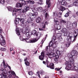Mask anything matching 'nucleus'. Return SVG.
Wrapping results in <instances>:
<instances>
[{
    "label": "nucleus",
    "mask_w": 78,
    "mask_h": 78,
    "mask_svg": "<svg viewBox=\"0 0 78 78\" xmlns=\"http://www.w3.org/2000/svg\"><path fill=\"white\" fill-rule=\"evenodd\" d=\"M74 33L76 35L74 37H72L70 36L67 37V39L69 40V42H74L76 40V37H77L78 34V29H76L74 30Z\"/></svg>",
    "instance_id": "1"
},
{
    "label": "nucleus",
    "mask_w": 78,
    "mask_h": 78,
    "mask_svg": "<svg viewBox=\"0 0 78 78\" xmlns=\"http://www.w3.org/2000/svg\"><path fill=\"white\" fill-rule=\"evenodd\" d=\"M2 29L0 28V44L1 45H5L6 43L4 40V37L2 36Z\"/></svg>",
    "instance_id": "2"
},
{
    "label": "nucleus",
    "mask_w": 78,
    "mask_h": 78,
    "mask_svg": "<svg viewBox=\"0 0 78 78\" xmlns=\"http://www.w3.org/2000/svg\"><path fill=\"white\" fill-rule=\"evenodd\" d=\"M30 30L29 27H26L25 29V30L24 31V33H26V36L28 38L31 37V35L32 34V33L30 32H28Z\"/></svg>",
    "instance_id": "3"
},
{
    "label": "nucleus",
    "mask_w": 78,
    "mask_h": 78,
    "mask_svg": "<svg viewBox=\"0 0 78 78\" xmlns=\"http://www.w3.org/2000/svg\"><path fill=\"white\" fill-rule=\"evenodd\" d=\"M66 64L67 66L65 68V69L67 70H70V69L72 68L73 66H75L74 63L72 64V63H71L70 62H66Z\"/></svg>",
    "instance_id": "4"
},
{
    "label": "nucleus",
    "mask_w": 78,
    "mask_h": 78,
    "mask_svg": "<svg viewBox=\"0 0 78 78\" xmlns=\"http://www.w3.org/2000/svg\"><path fill=\"white\" fill-rule=\"evenodd\" d=\"M8 9L9 11H13V16H15V17H16V12H14V11H15L16 9V8H13L12 7L9 6L8 7Z\"/></svg>",
    "instance_id": "5"
},
{
    "label": "nucleus",
    "mask_w": 78,
    "mask_h": 78,
    "mask_svg": "<svg viewBox=\"0 0 78 78\" xmlns=\"http://www.w3.org/2000/svg\"><path fill=\"white\" fill-rule=\"evenodd\" d=\"M7 72V70H5L4 72L1 73V75L0 74V78H7L8 76L6 75Z\"/></svg>",
    "instance_id": "6"
},
{
    "label": "nucleus",
    "mask_w": 78,
    "mask_h": 78,
    "mask_svg": "<svg viewBox=\"0 0 78 78\" xmlns=\"http://www.w3.org/2000/svg\"><path fill=\"white\" fill-rule=\"evenodd\" d=\"M69 58V61L68 62H70L71 64H73L74 63V60L75 59V56H70L68 55Z\"/></svg>",
    "instance_id": "7"
},
{
    "label": "nucleus",
    "mask_w": 78,
    "mask_h": 78,
    "mask_svg": "<svg viewBox=\"0 0 78 78\" xmlns=\"http://www.w3.org/2000/svg\"><path fill=\"white\" fill-rule=\"evenodd\" d=\"M7 74L8 75V76L9 78H11L12 76V75H14V76H16V74L14 72L12 71V72H11L10 71L7 72Z\"/></svg>",
    "instance_id": "8"
},
{
    "label": "nucleus",
    "mask_w": 78,
    "mask_h": 78,
    "mask_svg": "<svg viewBox=\"0 0 78 78\" xmlns=\"http://www.w3.org/2000/svg\"><path fill=\"white\" fill-rule=\"evenodd\" d=\"M35 32H36V31L34 30L32 33V34H34L35 36H36L37 37V38H38V39H39L40 38V37H41L42 34L41 33H38L37 34H36L35 33Z\"/></svg>",
    "instance_id": "9"
},
{
    "label": "nucleus",
    "mask_w": 78,
    "mask_h": 78,
    "mask_svg": "<svg viewBox=\"0 0 78 78\" xmlns=\"http://www.w3.org/2000/svg\"><path fill=\"white\" fill-rule=\"evenodd\" d=\"M53 15L54 16V17H61L62 15V13L61 12H59L58 14L57 12H55V13L53 12Z\"/></svg>",
    "instance_id": "10"
},
{
    "label": "nucleus",
    "mask_w": 78,
    "mask_h": 78,
    "mask_svg": "<svg viewBox=\"0 0 78 78\" xmlns=\"http://www.w3.org/2000/svg\"><path fill=\"white\" fill-rule=\"evenodd\" d=\"M3 62L2 63V64H3V66L4 68H6V67H7V66H8V67L9 68V69L10 70H11V67L8 66V64H5V60H3Z\"/></svg>",
    "instance_id": "11"
},
{
    "label": "nucleus",
    "mask_w": 78,
    "mask_h": 78,
    "mask_svg": "<svg viewBox=\"0 0 78 78\" xmlns=\"http://www.w3.org/2000/svg\"><path fill=\"white\" fill-rule=\"evenodd\" d=\"M77 55V51H73L71 53V54H69L68 55L72 56H75V55Z\"/></svg>",
    "instance_id": "12"
},
{
    "label": "nucleus",
    "mask_w": 78,
    "mask_h": 78,
    "mask_svg": "<svg viewBox=\"0 0 78 78\" xmlns=\"http://www.w3.org/2000/svg\"><path fill=\"white\" fill-rule=\"evenodd\" d=\"M46 66L47 67L50 68V69H55L54 64L52 63H51L49 65H48V64H47Z\"/></svg>",
    "instance_id": "13"
},
{
    "label": "nucleus",
    "mask_w": 78,
    "mask_h": 78,
    "mask_svg": "<svg viewBox=\"0 0 78 78\" xmlns=\"http://www.w3.org/2000/svg\"><path fill=\"white\" fill-rule=\"evenodd\" d=\"M44 52H42L41 53V55L39 56V59L40 60L43 61L44 60Z\"/></svg>",
    "instance_id": "14"
},
{
    "label": "nucleus",
    "mask_w": 78,
    "mask_h": 78,
    "mask_svg": "<svg viewBox=\"0 0 78 78\" xmlns=\"http://www.w3.org/2000/svg\"><path fill=\"white\" fill-rule=\"evenodd\" d=\"M30 9V7H29L28 6H25L24 7V10H23V11H22V12H23V13H25V12H27V11H28Z\"/></svg>",
    "instance_id": "15"
},
{
    "label": "nucleus",
    "mask_w": 78,
    "mask_h": 78,
    "mask_svg": "<svg viewBox=\"0 0 78 78\" xmlns=\"http://www.w3.org/2000/svg\"><path fill=\"white\" fill-rule=\"evenodd\" d=\"M22 32V30L20 29V30H19V29H17L16 30V33L18 35V36L20 35V33Z\"/></svg>",
    "instance_id": "16"
},
{
    "label": "nucleus",
    "mask_w": 78,
    "mask_h": 78,
    "mask_svg": "<svg viewBox=\"0 0 78 78\" xmlns=\"http://www.w3.org/2000/svg\"><path fill=\"white\" fill-rule=\"evenodd\" d=\"M55 54L51 52L49 54L48 57L50 59H51V58H53L55 57Z\"/></svg>",
    "instance_id": "17"
},
{
    "label": "nucleus",
    "mask_w": 78,
    "mask_h": 78,
    "mask_svg": "<svg viewBox=\"0 0 78 78\" xmlns=\"http://www.w3.org/2000/svg\"><path fill=\"white\" fill-rule=\"evenodd\" d=\"M55 30H58L61 29V26L60 25L55 24L54 26Z\"/></svg>",
    "instance_id": "18"
},
{
    "label": "nucleus",
    "mask_w": 78,
    "mask_h": 78,
    "mask_svg": "<svg viewBox=\"0 0 78 78\" xmlns=\"http://www.w3.org/2000/svg\"><path fill=\"white\" fill-rule=\"evenodd\" d=\"M37 2L38 5L43 4V0H37Z\"/></svg>",
    "instance_id": "19"
},
{
    "label": "nucleus",
    "mask_w": 78,
    "mask_h": 78,
    "mask_svg": "<svg viewBox=\"0 0 78 78\" xmlns=\"http://www.w3.org/2000/svg\"><path fill=\"white\" fill-rule=\"evenodd\" d=\"M47 24V22L44 21L42 23V27L43 28H45V25Z\"/></svg>",
    "instance_id": "20"
},
{
    "label": "nucleus",
    "mask_w": 78,
    "mask_h": 78,
    "mask_svg": "<svg viewBox=\"0 0 78 78\" xmlns=\"http://www.w3.org/2000/svg\"><path fill=\"white\" fill-rule=\"evenodd\" d=\"M67 25L68 27L70 28V27H72V24L70 22H68L67 23Z\"/></svg>",
    "instance_id": "21"
},
{
    "label": "nucleus",
    "mask_w": 78,
    "mask_h": 78,
    "mask_svg": "<svg viewBox=\"0 0 78 78\" xmlns=\"http://www.w3.org/2000/svg\"><path fill=\"white\" fill-rule=\"evenodd\" d=\"M69 35V32H66L65 33H64V36H67V40L69 42H70L69 41V40L68 39H67V37H69L68 36Z\"/></svg>",
    "instance_id": "22"
},
{
    "label": "nucleus",
    "mask_w": 78,
    "mask_h": 78,
    "mask_svg": "<svg viewBox=\"0 0 78 78\" xmlns=\"http://www.w3.org/2000/svg\"><path fill=\"white\" fill-rule=\"evenodd\" d=\"M16 6L17 8H22V5L21 4L19 3H17L16 4Z\"/></svg>",
    "instance_id": "23"
},
{
    "label": "nucleus",
    "mask_w": 78,
    "mask_h": 78,
    "mask_svg": "<svg viewBox=\"0 0 78 78\" xmlns=\"http://www.w3.org/2000/svg\"><path fill=\"white\" fill-rule=\"evenodd\" d=\"M36 22L37 23H40L41 22V18L40 17H38L36 19Z\"/></svg>",
    "instance_id": "24"
},
{
    "label": "nucleus",
    "mask_w": 78,
    "mask_h": 78,
    "mask_svg": "<svg viewBox=\"0 0 78 78\" xmlns=\"http://www.w3.org/2000/svg\"><path fill=\"white\" fill-rule=\"evenodd\" d=\"M27 22L28 23H31L33 22V19H31V18L30 17L28 19Z\"/></svg>",
    "instance_id": "25"
},
{
    "label": "nucleus",
    "mask_w": 78,
    "mask_h": 78,
    "mask_svg": "<svg viewBox=\"0 0 78 78\" xmlns=\"http://www.w3.org/2000/svg\"><path fill=\"white\" fill-rule=\"evenodd\" d=\"M38 41V39H34L30 40V43H34V42H36Z\"/></svg>",
    "instance_id": "26"
},
{
    "label": "nucleus",
    "mask_w": 78,
    "mask_h": 78,
    "mask_svg": "<svg viewBox=\"0 0 78 78\" xmlns=\"http://www.w3.org/2000/svg\"><path fill=\"white\" fill-rule=\"evenodd\" d=\"M19 20L20 21L21 23H22L23 26L24 25V19L23 18H20L19 19Z\"/></svg>",
    "instance_id": "27"
},
{
    "label": "nucleus",
    "mask_w": 78,
    "mask_h": 78,
    "mask_svg": "<svg viewBox=\"0 0 78 78\" xmlns=\"http://www.w3.org/2000/svg\"><path fill=\"white\" fill-rule=\"evenodd\" d=\"M19 18H16V20L14 21V22L16 24H19Z\"/></svg>",
    "instance_id": "28"
},
{
    "label": "nucleus",
    "mask_w": 78,
    "mask_h": 78,
    "mask_svg": "<svg viewBox=\"0 0 78 78\" xmlns=\"http://www.w3.org/2000/svg\"><path fill=\"white\" fill-rule=\"evenodd\" d=\"M37 9L41 12H42V11H43V9H42V8L41 7H38L37 8Z\"/></svg>",
    "instance_id": "29"
},
{
    "label": "nucleus",
    "mask_w": 78,
    "mask_h": 78,
    "mask_svg": "<svg viewBox=\"0 0 78 78\" xmlns=\"http://www.w3.org/2000/svg\"><path fill=\"white\" fill-rule=\"evenodd\" d=\"M26 0H21L20 2H21V4L23 5H26Z\"/></svg>",
    "instance_id": "30"
},
{
    "label": "nucleus",
    "mask_w": 78,
    "mask_h": 78,
    "mask_svg": "<svg viewBox=\"0 0 78 78\" xmlns=\"http://www.w3.org/2000/svg\"><path fill=\"white\" fill-rule=\"evenodd\" d=\"M61 4L62 5H66V4H67V3L66 2L65 0H63L62 2H61Z\"/></svg>",
    "instance_id": "31"
},
{
    "label": "nucleus",
    "mask_w": 78,
    "mask_h": 78,
    "mask_svg": "<svg viewBox=\"0 0 78 78\" xmlns=\"http://www.w3.org/2000/svg\"><path fill=\"white\" fill-rule=\"evenodd\" d=\"M63 54V51H58L57 52V55H62Z\"/></svg>",
    "instance_id": "32"
},
{
    "label": "nucleus",
    "mask_w": 78,
    "mask_h": 78,
    "mask_svg": "<svg viewBox=\"0 0 78 78\" xmlns=\"http://www.w3.org/2000/svg\"><path fill=\"white\" fill-rule=\"evenodd\" d=\"M32 10L33 12H36L37 11V9L34 7V8L32 9Z\"/></svg>",
    "instance_id": "33"
},
{
    "label": "nucleus",
    "mask_w": 78,
    "mask_h": 78,
    "mask_svg": "<svg viewBox=\"0 0 78 78\" xmlns=\"http://www.w3.org/2000/svg\"><path fill=\"white\" fill-rule=\"evenodd\" d=\"M55 58L54 59L55 61L57 62L58 61V58H59V56L58 55H56L55 56Z\"/></svg>",
    "instance_id": "34"
},
{
    "label": "nucleus",
    "mask_w": 78,
    "mask_h": 78,
    "mask_svg": "<svg viewBox=\"0 0 78 78\" xmlns=\"http://www.w3.org/2000/svg\"><path fill=\"white\" fill-rule=\"evenodd\" d=\"M29 38H26L24 39V40L26 42H27L28 43H30V40L29 39Z\"/></svg>",
    "instance_id": "35"
},
{
    "label": "nucleus",
    "mask_w": 78,
    "mask_h": 78,
    "mask_svg": "<svg viewBox=\"0 0 78 78\" xmlns=\"http://www.w3.org/2000/svg\"><path fill=\"white\" fill-rule=\"evenodd\" d=\"M72 27H73L74 28H76V22H75L74 23H73L72 24Z\"/></svg>",
    "instance_id": "36"
},
{
    "label": "nucleus",
    "mask_w": 78,
    "mask_h": 78,
    "mask_svg": "<svg viewBox=\"0 0 78 78\" xmlns=\"http://www.w3.org/2000/svg\"><path fill=\"white\" fill-rule=\"evenodd\" d=\"M73 4L75 6H78V3L77 2V1H75V2L73 3Z\"/></svg>",
    "instance_id": "37"
},
{
    "label": "nucleus",
    "mask_w": 78,
    "mask_h": 78,
    "mask_svg": "<svg viewBox=\"0 0 78 78\" xmlns=\"http://www.w3.org/2000/svg\"><path fill=\"white\" fill-rule=\"evenodd\" d=\"M54 22H55V24H57V23L58 22V19L57 18H55L54 19Z\"/></svg>",
    "instance_id": "38"
},
{
    "label": "nucleus",
    "mask_w": 78,
    "mask_h": 78,
    "mask_svg": "<svg viewBox=\"0 0 78 78\" xmlns=\"http://www.w3.org/2000/svg\"><path fill=\"white\" fill-rule=\"evenodd\" d=\"M59 50H58V49H56V48H54V50H53V51L54 53H56V54L57 55V52H58V51Z\"/></svg>",
    "instance_id": "39"
},
{
    "label": "nucleus",
    "mask_w": 78,
    "mask_h": 78,
    "mask_svg": "<svg viewBox=\"0 0 78 78\" xmlns=\"http://www.w3.org/2000/svg\"><path fill=\"white\" fill-rule=\"evenodd\" d=\"M25 64L27 66H30V63L28 61H26V62H25Z\"/></svg>",
    "instance_id": "40"
},
{
    "label": "nucleus",
    "mask_w": 78,
    "mask_h": 78,
    "mask_svg": "<svg viewBox=\"0 0 78 78\" xmlns=\"http://www.w3.org/2000/svg\"><path fill=\"white\" fill-rule=\"evenodd\" d=\"M78 68L76 66H74V67L73 68L72 70H78Z\"/></svg>",
    "instance_id": "41"
},
{
    "label": "nucleus",
    "mask_w": 78,
    "mask_h": 78,
    "mask_svg": "<svg viewBox=\"0 0 78 78\" xmlns=\"http://www.w3.org/2000/svg\"><path fill=\"white\" fill-rule=\"evenodd\" d=\"M21 9H16H16L15 10H16L15 11L14 10V12H15L16 14V12H18V11H21Z\"/></svg>",
    "instance_id": "42"
},
{
    "label": "nucleus",
    "mask_w": 78,
    "mask_h": 78,
    "mask_svg": "<svg viewBox=\"0 0 78 78\" xmlns=\"http://www.w3.org/2000/svg\"><path fill=\"white\" fill-rule=\"evenodd\" d=\"M60 9L62 11H64V10H65V8L62 6H61L60 7Z\"/></svg>",
    "instance_id": "43"
},
{
    "label": "nucleus",
    "mask_w": 78,
    "mask_h": 78,
    "mask_svg": "<svg viewBox=\"0 0 78 78\" xmlns=\"http://www.w3.org/2000/svg\"><path fill=\"white\" fill-rule=\"evenodd\" d=\"M56 37H57V38L60 37H61V34H57L56 35Z\"/></svg>",
    "instance_id": "44"
},
{
    "label": "nucleus",
    "mask_w": 78,
    "mask_h": 78,
    "mask_svg": "<svg viewBox=\"0 0 78 78\" xmlns=\"http://www.w3.org/2000/svg\"><path fill=\"white\" fill-rule=\"evenodd\" d=\"M49 17L48 14L47 13H46L45 14V19H47Z\"/></svg>",
    "instance_id": "45"
},
{
    "label": "nucleus",
    "mask_w": 78,
    "mask_h": 78,
    "mask_svg": "<svg viewBox=\"0 0 78 78\" xmlns=\"http://www.w3.org/2000/svg\"><path fill=\"white\" fill-rule=\"evenodd\" d=\"M65 17H67L69 16V12H68L66 13V15L64 16Z\"/></svg>",
    "instance_id": "46"
},
{
    "label": "nucleus",
    "mask_w": 78,
    "mask_h": 78,
    "mask_svg": "<svg viewBox=\"0 0 78 78\" xmlns=\"http://www.w3.org/2000/svg\"><path fill=\"white\" fill-rule=\"evenodd\" d=\"M62 50L61 51H65V50H66V48H65V47H62L61 48Z\"/></svg>",
    "instance_id": "47"
},
{
    "label": "nucleus",
    "mask_w": 78,
    "mask_h": 78,
    "mask_svg": "<svg viewBox=\"0 0 78 78\" xmlns=\"http://www.w3.org/2000/svg\"><path fill=\"white\" fill-rule=\"evenodd\" d=\"M30 3L33 5L34 3V1L33 0H30Z\"/></svg>",
    "instance_id": "48"
},
{
    "label": "nucleus",
    "mask_w": 78,
    "mask_h": 78,
    "mask_svg": "<svg viewBox=\"0 0 78 78\" xmlns=\"http://www.w3.org/2000/svg\"><path fill=\"white\" fill-rule=\"evenodd\" d=\"M34 14L31 13H30L29 14V17H31V16H34Z\"/></svg>",
    "instance_id": "49"
},
{
    "label": "nucleus",
    "mask_w": 78,
    "mask_h": 78,
    "mask_svg": "<svg viewBox=\"0 0 78 78\" xmlns=\"http://www.w3.org/2000/svg\"><path fill=\"white\" fill-rule=\"evenodd\" d=\"M0 3L1 4H3L4 3H5V1H4V0H1Z\"/></svg>",
    "instance_id": "50"
},
{
    "label": "nucleus",
    "mask_w": 78,
    "mask_h": 78,
    "mask_svg": "<svg viewBox=\"0 0 78 78\" xmlns=\"http://www.w3.org/2000/svg\"><path fill=\"white\" fill-rule=\"evenodd\" d=\"M53 44V42H50L49 43V46L50 47H52Z\"/></svg>",
    "instance_id": "51"
},
{
    "label": "nucleus",
    "mask_w": 78,
    "mask_h": 78,
    "mask_svg": "<svg viewBox=\"0 0 78 78\" xmlns=\"http://www.w3.org/2000/svg\"><path fill=\"white\" fill-rule=\"evenodd\" d=\"M28 74L29 75H32L33 74V73L31 71H30L28 73Z\"/></svg>",
    "instance_id": "52"
},
{
    "label": "nucleus",
    "mask_w": 78,
    "mask_h": 78,
    "mask_svg": "<svg viewBox=\"0 0 78 78\" xmlns=\"http://www.w3.org/2000/svg\"><path fill=\"white\" fill-rule=\"evenodd\" d=\"M38 14V13H37V12H35V13H34V16H37Z\"/></svg>",
    "instance_id": "53"
},
{
    "label": "nucleus",
    "mask_w": 78,
    "mask_h": 78,
    "mask_svg": "<svg viewBox=\"0 0 78 78\" xmlns=\"http://www.w3.org/2000/svg\"><path fill=\"white\" fill-rule=\"evenodd\" d=\"M45 38H44L42 41H41V44H43V43H44V42L45 41Z\"/></svg>",
    "instance_id": "54"
},
{
    "label": "nucleus",
    "mask_w": 78,
    "mask_h": 78,
    "mask_svg": "<svg viewBox=\"0 0 78 78\" xmlns=\"http://www.w3.org/2000/svg\"><path fill=\"white\" fill-rule=\"evenodd\" d=\"M66 31V29H63L62 30V33H64Z\"/></svg>",
    "instance_id": "55"
},
{
    "label": "nucleus",
    "mask_w": 78,
    "mask_h": 78,
    "mask_svg": "<svg viewBox=\"0 0 78 78\" xmlns=\"http://www.w3.org/2000/svg\"><path fill=\"white\" fill-rule=\"evenodd\" d=\"M61 22L62 23H66V21L63 20H62Z\"/></svg>",
    "instance_id": "56"
},
{
    "label": "nucleus",
    "mask_w": 78,
    "mask_h": 78,
    "mask_svg": "<svg viewBox=\"0 0 78 78\" xmlns=\"http://www.w3.org/2000/svg\"><path fill=\"white\" fill-rule=\"evenodd\" d=\"M55 39H56V37H54L52 39V41H53L54 42L55 41Z\"/></svg>",
    "instance_id": "57"
},
{
    "label": "nucleus",
    "mask_w": 78,
    "mask_h": 78,
    "mask_svg": "<svg viewBox=\"0 0 78 78\" xmlns=\"http://www.w3.org/2000/svg\"><path fill=\"white\" fill-rule=\"evenodd\" d=\"M61 69V68L60 69H58V68H56L55 69V70H57V71H59V70H60V69Z\"/></svg>",
    "instance_id": "58"
},
{
    "label": "nucleus",
    "mask_w": 78,
    "mask_h": 78,
    "mask_svg": "<svg viewBox=\"0 0 78 78\" xmlns=\"http://www.w3.org/2000/svg\"><path fill=\"white\" fill-rule=\"evenodd\" d=\"M70 43H68L66 44V47H69V46H70Z\"/></svg>",
    "instance_id": "59"
},
{
    "label": "nucleus",
    "mask_w": 78,
    "mask_h": 78,
    "mask_svg": "<svg viewBox=\"0 0 78 78\" xmlns=\"http://www.w3.org/2000/svg\"><path fill=\"white\" fill-rule=\"evenodd\" d=\"M26 4H28V3H30V1H28V0H26Z\"/></svg>",
    "instance_id": "60"
},
{
    "label": "nucleus",
    "mask_w": 78,
    "mask_h": 78,
    "mask_svg": "<svg viewBox=\"0 0 78 78\" xmlns=\"http://www.w3.org/2000/svg\"><path fill=\"white\" fill-rule=\"evenodd\" d=\"M1 50L2 51H4V50H5V48H2L1 49Z\"/></svg>",
    "instance_id": "61"
},
{
    "label": "nucleus",
    "mask_w": 78,
    "mask_h": 78,
    "mask_svg": "<svg viewBox=\"0 0 78 78\" xmlns=\"http://www.w3.org/2000/svg\"><path fill=\"white\" fill-rule=\"evenodd\" d=\"M1 72H2V73H3V72H4V69H3V68H2L1 69Z\"/></svg>",
    "instance_id": "62"
},
{
    "label": "nucleus",
    "mask_w": 78,
    "mask_h": 78,
    "mask_svg": "<svg viewBox=\"0 0 78 78\" xmlns=\"http://www.w3.org/2000/svg\"><path fill=\"white\" fill-rule=\"evenodd\" d=\"M74 6V4H71L68 6V7H72V6Z\"/></svg>",
    "instance_id": "63"
},
{
    "label": "nucleus",
    "mask_w": 78,
    "mask_h": 78,
    "mask_svg": "<svg viewBox=\"0 0 78 78\" xmlns=\"http://www.w3.org/2000/svg\"><path fill=\"white\" fill-rule=\"evenodd\" d=\"M50 46H48L46 48L47 50H48V49H50Z\"/></svg>",
    "instance_id": "64"
}]
</instances>
